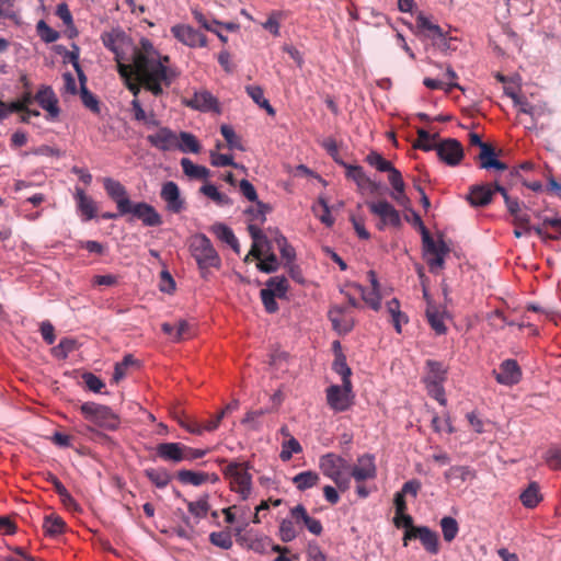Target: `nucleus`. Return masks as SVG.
Segmentation results:
<instances>
[{"label":"nucleus","instance_id":"7c9ffc66","mask_svg":"<svg viewBox=\"0 0 561 561\" xmlns=\"http://www.w3.org/2000/svg\"><path fill=\"white\" fill-rule=\"evenodd\" d=\"M478 159L480 161L481 169H495L497 171H505L507 169V165L496 158V153L492 145L483 146Z\"/></svg>","mask_w":561,"mask_h":561},{"label":"nucleus","instance_id":"a18cd8bd","mask_svg":"<svg viewBox=\"0 0 561 561\" xmlns=\"http://www.w3.org/2000/svg\"><path fill=\"white\" fill-rule=\"evenodd\" d=\"M273 241L278 248L282 257L285 259L287 263H291L296 257V253L295 249L287 242V239L276 230Z\"/></svg>","mask_w":561,"mask_h":561},{"label":"nucleus","instance_id":"3c124183","mask_svg":"<svg viewBox=\"0 0 561 561\" xmlns=\"http://www.w3.org/2000/svg\"><path fill=\"white\" fill-rule=\"evenodd\" d=\"M264 289H271L278 298H283L286 296L288 290V280L285 276L271 277L266 282V287Z\"/></svg>","mask_w":561,"mask_h":561},{"label":"nucleus","instance_id":"e433bc0d","mask_svg":"<svg viewBox=\"0 0 561 561\" xmlns=\"http://www.w3.org/2000/svg\"><path fill=\"white\" fill-rule=\"evenodd\" d=\"M519 499L525 507H536L542 501V495L540 493L538 483L530 482L527 489L522 492Z\"/></svg>","mask_w":561,"mask_h":561},{"label":"nucleus","instance_id":"de8ad7c7","mask_svg":"<svg viewBox=\"0 0 561 561\" xmlns=\"http://www.w3.org/2000/svg\"><path fill=\"white\" fill-rule=\"evenodd\" d=\"M201 193L213 199L217 205H231L232 201L226 194L220 193L214 184H205L201 187Z\"/></svg>","mask_w":561,"mask_h":561},{"label":"nucleus","instance_id":"6e6552de","mask_svg":"<svg viewBox=\"0 0 561 561\" xmlns=\"http://www.w3.org/2000/svg\"><path fill=\"white\" fill-rule=\"evenodd\" d=\"M353 386L350 383L348 389L342 382V386L332 385L327 389V402L328 405L334 412L347 411L353 404Z\"/></svg>","mask_w":561,"mask_h":561},{"label":"nucleus","instance_id":"20e7f679","mask_svg":"<svg viewBox=\"0 0 561 561\" xmlns=\"http://www.w3.org/2000/svg\"><path fill=\"white\" fill-rule=\"evenodd\" d=\"M319 469L322 474L331 479L341 492L350 488V477L347 472L351 469L348 461L333 453H328L320 457Z\"/></svg>","mask_w":561,"mask_h":561},{"label":"nucleus","instance_id":"1a4fd4ad","mask_svg":"<svg viewBox=\"0 0 561 561\" xmlns=\"http://www.w3.org/2000/svg\"><path fill=\"white\" fill-rule=\"evenodd\" d=\"M413 539H419L424 549L432 554H436L439 550L437 533L426 526H417L410 531H404L403 546L407 547L409 541Z\"/></svg>","mask_w":561,"mask_h":561},{"label":"nucleus","instance_id":"f8f14e48","mask_svg":"<svg viewBox=\"0 0 561 561\" xmlns=\"http://www.w3.org/2000/svg\"><path fill=\"white\" fill-rule=\"evenodd\" d=\"M435 150L439 159L451 167L458 165L463 158L462 145L454 138L440 141L436 145Z\"/></svg>","mask_w":561,"mask_h":561},{"label":"nucleus","instance_id":"680f3d73","mask_svg":"<svg viewBox=\"0 0 561 561\" xmlns=\"http://www.w3.org/2000/svg\"><path fill=\"white\" fill-rule=\"evenodd\" d=\"M366 162L376 168L380 172H387L391 167L392 163L388 160H386L381 154H379L376 151H371L366 156Z\"/></svg>","mask_w":561,"mask_h":561},{"label":"nucleus","instance_id":"052dcab7","mask_svg":"<svg viewBox=\"0 0 561 561\" xmlns=\"http://www.w3.org/2000/svg\"><path fill=\"white\" fill-rule=\"evenodd\" d=\"M282 447L283 448L279 454V457L283 461L290 460L293 457V454H299L302 450L299 442L293 436H290V438L288 440L284 442Z\"/></svg>","mask_w":561,"mask_h":561},{"label":"nucleus","instance_id":"a19ab883","mask_svg":"<svg viewBox=\"0 0 561 561\" xmlns=\"http://www.w3.org/2000/svg\"><path fill=\"white\" fill-rule=\"evenodd\" d=\"M333 370L339 374L342 378V382L348 389L352 376V370L346 363V357L341 352L335 355V359L332 365Z\"/></svg>","mask_w":561,"mask_h":561},{"label":"nucleus","instance_id":"37998d69","mask_svg":"<svg viewBox=\"0 0 561 561\" xmlns=\"http://www.w3.org/2000/svg\"><path fill=\"white\" fill-rule=\"evenodd\" d=\"M43 528L45 529V533L49 536H57L59 534H62L66 528V523L64 519L55 514H50L45 516Z\"/></svg>","mask_w":561,"mask_h":561},{"label":"nucleus","instance_id":"c756f323","mask_svg":"<svg viewBox=\"0 0 561 561\" xmlns=\"http://www.w3.org/2000/svg\"><path fill=\"white\" fill-rule=\"evenodd\" d=\"M188 107L198 111H214L217 110V99L208 91L195 92L194 95L185 102Z\"/></svg>","mask_w":561,"mask_h":561},{"label":"nucleus","instance_id":"338daca9","mask_svg":"<svg viewBox=\"0 0 561 561\" xmlns=\"http://www.w3.org/2000/svg\"><path fill=\"white\" fill-rule=\"evenodd\" d=\"M37 33L45 43H54L59 38V33L53 30L45 21L37 23Z\"/></svg>","mask_w":561,"mask_h":561},{"label":"nucleus","instance_id":"dca6fc26","mask_svg":"<svg viewBox=\"0 0 561 561\" xmlns=\"http://www.w3.org/2000/svg\"><path fill=\"white\" fill-rule=\"evenodd\" d=\"M160 196L169 211L180 214L185 209V201L181 197L179 185L175 182L168 181L163 183Z\"/></svg>","mask_w":561,"mask_h":561},{"label":"nucleus","instance_id":"7ed1b4c3","mask_svg":"<svg viewBox=\"0 0 561 561\" xmlns=\"http://www.w3.org/2000/svg\"><path fill=\"white\" fill-rule=\"evenodd\" d=\"M190 252L198 265L202 277L207 276L209 268L220 267V256L205 234L198 233L191 238Z\"/></svg>","mask_w":561,"mask_h":561},{"label":"nucleus","instance_id":"f3484780","mask_svg":"<svg viewBox=\"0 0 561 561\" xmlns=\"http://www.w3.org/2000/svg\"><path fill=\"white\" fill-rule=\"evenodd\" d=\"M495 190L503 196L508 213L514 217V224L528 231V224L530 221V217L526 211H524L520 208L518 199L512 198L507 194L506 190L497 182H495Z\"/></svg>","mask_w":561,"mask_h":561},{"label":"nucleus","instance_id":"2f4dec72","mask_svg":"<svg viewBox=\"0 0 561 561\" xmlns=\"http://www.w3.org/2000/svg\"><path fill=\"white\" fill-rule=\"evenodd\" d=\"M415 25L419 33L431 39L433 43L444 33L439 25L432 23L422 13L416 16Z\"/></svg>","mask_w":561,"mask_h":561},{"label":"nucleus","instance_id":"79ce46f5","mask_svg":"<svg viewBox=\"0 0 561 561\" xmlns=\"http://www.w3.org/2000/svg\"><path fill=\"white\" fill-rule=\"evenodd\" d=\"M428 368L427 376L424 378L425 382H444L446 379L447 370L442 363L428 359L426 362Z\"/></svg>","mask_w":561,"mask_h":561},{"label":"nucleus","instance_id":"72a5a7b5","mask_svg":"<svg viewBox=\"0 0 561 561\" xmlns=\"http://www.w3.org/2000/svg\"><path fill=\"white\" fill-rule=\"evenodd\" d=\"M176 147L175 149H179L182 152H191V153H198L202 149V146L197 138L187 131H181L176 136Z\"/></svg>","mask_w":561,"mask_h":561},{"label":"nucleus","instance_id":"ea45409f","mask_svg":"<svg viewBox=\"0 0 561 561\" xmlns=\"http://www.w3.org/2000/svg\"><path fill=\"white\" fill-rule=\"evenodd\" d=\"M207 478V472L202 471H192L182 469L176 472V479L182 484H191L194 486H199L205 483V479Z\"/></svg>","mask_w":561,"mask_h":561},{"label":"nucleus","instance_id":"bf43d9fd","mask_svg":"<svg viewBox=\"0 0 561 561\" xmlns=\"http://www.w3.org/2000/svg\"><path fill=\"white\" fill-rule=\"evenodd\" d=\"M188 512L197 518L206 517L209 511L208 495L195 502H187Z\"/></svg>","mask_w":561,"mask_h":561},{"label":"nucleus","instance_id":"8fccbe9b","mask_svg":"<svg viewBox=\"0 0 561 561\" xmlns=\"http://www.w3.org/2000/svg\"><path fill=\"white\" fill-rule=\"evenodd\" d=\"M80 82V96L83 105L92 111L95 114L100 113V103L94 94H92L85 83L87 81H79Z\"/></svg>","mask_w":561,"mask_h":561},{"label":"nucleus","instance_id":"c85d7f7f","mask_svg":"<svg viewBox=\"0 0 561 561\" xmlns=\"http://www.w3.org/2000/svg\"><path fill=\"white\" fill-rule=\"evenodd\" d=\"M118 73L125 80L127 89L133 93L134 99H138L140 93L141 82L138 80L136 71L134 69V61L131 64H124L118 61Z\"/></svg>","mask_w":561,"mask_h":561},{"label":"nucleus","instance_id":"e2e57ef3","mask_svg":"<svg viewBox=\"0 0 561 561\" xmlns=\"http://www.w3.org/2000/svg\"><path fill=\"white\" fill-rule=\"evenodd\" d=\"M209 541L221 549L228 550L232 547V538L227 531H216L209 535Z\"/></svg>","mask_w":561,"mask_h":561},{"label":"nucleus","instance_id":"0e129e2a","mask_svg":"<svg viewBox=\"0 0 561 561\" xmlns=\"http://www.w3.org/2000/svg\"><path fill=\"white\" fill-rule=\"evenodd\" d=\"M260 296L266 312L275 313L278 310V304L276 302L278 297L271 289H261Z\"/></svg>","mask_w":561,"mask_h":561},{"label":"nucleus","instance_id":"a878e982","mask_svg":"<svg viewBox=\"0 0 561 561\" xmlns=\"http://www.w3.org/2000/svg\"><path fill=\"white\" fill-rule=\"evenodd\" d=\"M389 173L388 180L391 184L393 192L391 193V197L399 205L405 206L409 203V198L405 195V184L402 179L401 172L396 169L393 165L387 171Z\"/></svg>","mask_w":561,"mask_h":561},{"label":"nucleus","instance_id":"13d9d810","mask_svg":"<svg viewBox=\"0 0 561 561\" xmlns=\"http://www.w3.org/2000/svg\"><path fill=\"white\" fill-rule=\"evenodd\" d=\"M298 535L294 519H283L279 525V538L283 542L293 541Z\"/></svg>","mask_w":561,"mask_h":561},{"label":"nucleus","instance_id":"393cba45","mask_svg":"<svg viewBox=\"0 0 561 561\" xmlns=\"http://www.w3.org/2000/svg\"><path fill=\"white\" fill-rule=\"evenodd\" d=\"M75 199L77 203V210L80 213L82 220L89 221L96 216V203L92 197L85 194L83 188L76 186Z\"/></svg>","mask_w":561,"mask_h":561},{"label":"nucleus","instance_id":"423d86ee","mask_svg":"<svg viewBox=\"0 0 561 561\" xmlns=\"http://www.w3.org/2000/svg\"><path fill=\"white\" fill-rule=\"evenodd\" d=\"M249 468L248 462L231 461L224 469V476L229 479L231 490L239 493L242 500H247L251 493L252 477Z\"/></svg>","mask_w":561,"mask_h":561},{"label":"nucleus","instance_id":"a211bd4d","mask_svg":"<svg viewBox=\"0 0 561 561\" xmlns=\"http://www.w3.org/2000/svg\"><path fill=\"white\" fill-rule=\"evenodd\" d=\"M329 319L333 329L339 334L351 332L355 325L354 317L348 312L347 307L334 306L329 310Z\"/></svg>","mask_w":561,"mask_h":561},{"label":"nucleus","instance_id":"5701e85b","mask_svg":"<svg viewBox=\"0 0 561 561\" xmlns=\"http://www.w3.org/2000/svg\"><path fill=\"white\" fill-rule=\"evenodd\" d=\"M248 231L253 240L249 255H252L255 259H261L264 252H267L272 249V241L268 240L261 228L256 225H249Z\"/></svg>","mask_w":561,"mask_h":561},{"label":"nucleus","instance_id":"f257e3e1","mask_svg":"<svg viewBox=\"0 0 561 561\" xmlns=\"http://www.w3.org/2000/svg\"><path fill=\"white\" fill-rule=\"evenodd\" d=\"M134 69L144 88L153 95L163 93V85L170 87L178 72L169 67L170 57L161 55L148 39L142 37L140 46L134 49Z\"/></svg>","mask_w":561,"mask_h":561},{"label":"nucleus","instance_id":"c03bdc74","mask_svg":"<svg viewBox=\"0 0 561 561\" xmlns=\"http://www.w3.org/2000/svg\"><path fill=\"white\" fill-rule=\"evenodd\" d=\"M426 318L431 325V328L437 333V334H444L446 332V325L444 323V319L442 313L437 310L435 306L432 304H428L426 308Z\"/></svg>","mask_w":561,"mask_h":561},{"label":"nucleus","instance_id":"2eb2a0df","mask_svg":"<svg viewBox=\"0 0 561 561\" xmlns=\"http://www.w3.org/2000/svg\"><path fill=\"white\" fill-rule=\"evenodd\" d=\"M346 170V178L356 183L359 192H369L371 194L377 193L379 188V184L373 181L364 171L360 165L347 164L345 162H340Z\"/></svg>","mask_w":561,"mask_h":561},{"label":"nucleus","instance_id":"864d4df0","mask_svg":"<svg viewBox=\"0 0 561 561\" xmlns=\"http://www.w3.org/2000/svg\"><path fill=\"white\" fill-rule=\"evenodd\" d=\"M440 527H442L444 539L447 542L453 541L459 531V526H458L457 520L449 516L443 517L440 519Z\"/></svg>","mask_w":561,"mask_h":561},{"label":"nucleus","instance_id":"09e8293b","mask_svg":"<svg viewBox=\"0 0 561 561\" xmlns=\"http://www.w3.org/2000/svg\"><path fill=\"white\" fill-rule=\"evenodd\" d=\"M445 478L447 480H459L460 482H465L474 478V473L467 466H453L445 472Z\"/></svg>","mask_w":561,"mask_h":561},{"label":"nucleus","instance_id":"aec40b11","mask_svg":"<svg viewBox=\"0 0 561 561\" xmlns=\"http://www.w3.org/2000/svg\"><path fill=\"white\" fill-rule=\"evenodd\" d=\"M128 209V214H133L134 217L141 220L142 224L147 227H157L162 224L160 214L154 209L153 206L145 202H139L136 204L130 203Z\"/></svg>","mask_w":561,"mask_h":561},{"label":"nucleus","instance_id":"69168bd1","mask_svg":"<svg viewBox=\"0 0 561 561\" xmlns=\"http://www.w3.org/2000/svg\"><path fill=\"white\" fill-rule=\"evenodd\" d=\"M135 360L130 354L124 356L123 360L115 364L114 367V374H113V381L119 382L125 376L127 368L134 364Z\"/></svg>","mask_w":561,"mask_h":561},{"label":"nucleus","instance_id":"49530a36","mask_svg":"<svg viewBox=\"0 0 561 561\" xmlns=\"http://www.w3.org/2000/svg\"><path fill=\"white\" fill-rule=\"evenodd\" d=\"M312 210L316 217L325 226L331 227L334 224V218L331 216L330 207L324 198L320 197Z\"/></svg>","mask_w":561,"mask_h":561},{"label":"nucleus","instance_id":"9b49d317","mask_svg":"<svg viewBox=\"0 0 561 561\" xmlns=\"http://www.w3.org/2000/svg\"><path fill=\"white\" fill-rule=\"evenodd\" d=\"M377 474V468L375 463V457L369 454L359 456L354 466H351L347 476L354 478L357 483H362L366 480L375 479Z\"/></svg>","mask_w":561,"mask_h":561},{"label":"nucleus","instance_id":"5fc2aeb1","mask_svg":"<svg viewBox=\"0 0 561 561\" xmlns=\"http://www.w3.org/2000/svg\"><path fill=\"white\" fill-rule=\"evenodd\" d=\"M220 133L225 140L227 141L229 149H238L241 151L244 150L241 138L234 133L233 128L230 125H221Z\"/></svg>","mask_w":561,"mask_h":561},{"label":"nucleus","instance_id":"9d476101","mask_svg":"<svg viewBox=\"0 0 561 561\" xmlns=\"http://www.w3.org/2000/svg\"><path fill=\"white\" fill-rule=\"evenodd\" d=\"M495 380L503 386L512 387L517 385L522 380V369L515 359L503 360L499 369L492 371Z\"/></svg>","mask_w":561,"mask_h":561},{"label":"nucleus","instance_id":"4d7b16f0","mask_svg":"<svg viewBox=\"0 0 561 561\" xmlns=\"http://www.w3.org/2000/svg\"><path fill=\"white\" fill-rule=\"evenodd\" d=\"M357 290L360 293L363 300L375 311L381 308V296L379 291L367 290L362 285H356Z\"/></svg>","mask_w":561,"mask_h":561},{"label":"nucleus","instance_id":"b1692460","mask_svg":"<svg viewBox=\"0 0 561 561\" xmlns=\"http://www.w3.org/2000/svg\"><path fill=\"white\" fill-rule=\"evenodd\" d=\"M157 456L167 462L179 463L184 461V444L160 443L156 446Z\"/></svg>","mask_w":561,"mask_h":561},{"label":"nucleus","instance_id":"f03ea898","mask_svg":"<svg viewBox=\"0 0 561 561\" xmlns=\"http://www.w3.org/2000/svg\"><path fill=\"white\" fill-rule=\"evenodd\" d=\"M414 224L417 225L422 232V241L424 249V257L432 273H437L444 268L445 256L449 253L448 245L444 240L435 241L426 227L424 226L420 215L413 211Z\"/></svg>","mask_w":561,"mask_h":561},{"label":"nucleus","instance_id":"0eeeda50","mask_svg":"<svg viewBox=\"0 0 561 561\" xmlns=\"http://www.w3.org/2000/svg\"><path fill=\"white\" fill-rule=\"evenodd\" d=\"M367 206L370 213L380 218L377 225L379 230H383L386 226L399 228L401 226L400 213L388 201L368 202Z\"/></svg>","mask_w":561,"mask_h":561},{"label":"nucleus","instance_id":"4468645a","mask_svg":"<svg viewBox=\"0 0 561 561\" xmlns=\"http://www.w3.org/2000/svg\"><path fill=\"white\" fill-rule=\"evenodd\" d=\"M173 36L188 47H206L207 37L205 34L186 24H176L171 27Z\"/></svg>","mask_w":561,"mask_h":561},{"label":"nucleus","instance_id":"58836bf2","mask_svg":"<svg viewBox=\"0 0 561 561\" xmlns=\"http://www.w3.org/2000/svg\"><path fill=\"white\" fill-rule=\"evenodd\" d=\"M245 91L253 102L261 108H264L268 115H275L274 107L270 104L268 100L264 98V91L260 85H247Z\"/></svg>","mask_w":561,"mask_h":561},{"label":"nucleus","instance_id":"6ab92c4d","mask_svg":"<svg viewBox=\"0 0 561 561\" xmlns=\"http://www.w3.org/2000/svg\"><path fill=\"white\" fill-rule=\"evenodd\" d=\"M506 94L513 100L515 106L518 107V112L526 114L530 118V124L526 126L527 129L534 130L537 128L539 117L542 115L543 110L537 105H533L526 96L520 95L516 92H506Z\"/></svg>","mask_w":561,"mask_h":561},{"label":"nucleus","instance_id":"774afa93","mask_svg":"<svg viewBox=\"0 0 561 561\" xmlns=\"http://www.w3.org/2000/svg\"><path fill=\"white\" fill-rule=\"evenodd\" d=\"M547 465L553 470H561V449L550 448L545 455Z\"/></svg>","mask_w":561,"mask_h":561},{"label":"nucleus","instance_id":"bb28decb","mask_svg":"<svg viewBox=\"0 0 561 561\" xmlns=\"http://www.w3.org/2000/svg\"><path fill=\"white\" fill-rule=\"evenodd\" d=\"M35 101L42 108L48 112L51 118H56L59 115L58 100L50 87H42L35 95Z\"/></svg>","mask_w":561,"mask_h":561},{"label":"nucleus","instance_id":"cd10ccee","mask_svg":"<svg viewBox=\"0 0 561 561\" xmlns=\"http://www.w3.org/2000/svg\"><path fill=\"white\" fill-rule=\"evenodd\" d=\"M290 516L296 523H304L307 529L316 535H321L323 527L319 519H316L307 513L304 505L298 504L290 510Z\"/></svg>","mask_w":561,"mask_h":561},{"label":"nucleus","instance_id":"c9c22d12","mask_svg":"<svg viewBox=\"0 0 561 561\" xmlns=\"http://www.w3.org/2000/svg\"><path fill=\"white\" fill-rule=\"evenodd\" d=\"M181 167H182L183 173L186 176H188L190 179L205 180L210 174V171L206 167L195 164L188 158L181 159Z\"/></svg>","mask_w":561,"mask_h":561},{"label":"nucleus","instance_id":"4c0bfd02","mask_svg":"<svg viewBox=\"0 0 561 561\" xmlns=\"http://www.w3.org/2000/svg\"><path fill=\"white\" fill-rule=\"evenodd\" d=\"M320 481V476L311 470L302 471L293 478V483L299 491H306L316 486Z\"/></svg>","mask_w":561,"mask_h":561},{"label":"nucleus","instance_id":"39448f33","mask_svg":"<svg viewBox=\"0 0 561 561\" xmlns=\"http://www.w3.org/2000/svg\"><path fill=\"white\" fill-rule=\"evenodd\" d=\"M80 412L85 420L107 431H115L121 424L119 416L103 404L84 402L80 405Z\"/></svg>","mask_w":561,"mask_h":561},{"label":"nucleus","instance_id":"473e14b6","mask_svg":"<svg viewBox=\"0 0 561 561\" xmlns=\"http://www.w3.org/2000/svg\"><path fill=\"white\" fill-rule=\"evenodd\" d=\"M210 231L222 242L231 247L236 253H240V244L231 228L225 224H215Z\"/></svg>","mask_w":561,"mask_h":561},{"label":"nucleus","instance_id":"f704fd0d","mask_svg":"<svg viewBox=\"0 0 561 561\" xmlns=\"http://www.w3.org/2000/svg\"><path fill=\"white\" fill-rule=\"evenodd\" d=\"M144 474L158 489H164L172 480V474L164 468H147Z\"/></svg>","mask_w":561,"mask_h":561},{"label":"nucleus","instance_id":"412c9836","mask_svg":"<svg viewBox=\"0 0 561 561\" xmlns=\"http://www.w3.org/2000/svg\"><path fill=\"white\" fill-rule=\"evenodd\" d=\"M495 193H499L495 190V183L476 184L469 188L467 201L473 207H484L492 202Z\"/></svg>","mask_w":561,"mask_h":561},{"label":"nucleus","instance_id":"6e6d98bb","mask_svg":"<svg viewBox=\"0 0 561 561\" xmlns=\"http://www.w3.org/2000/svg\"><path fill=\"white\" fill-rule=\"evenodd\" d=\"M77 348V342L72 339H61L59 344L53 347V355L60 359H66L68 355Z\"/></svg>","mask_w":561,"mask_h":561},{"label":"nucleus","instance_id":"4be33fe9","mask_svg":"<svg viewBox=\"0 0 561 561\" xmlns=\"http://www.w3.org/2000/svg\"><path fill=\"white\" fill-rule=\"evenodd\" d=\"M178 134L168 127H160L154 134L147 136V141L161 151L175 149Z\"/></svg>","mask_w":561,"mask_h":561},{"label":"nucleus","instance_id":"ddd939ff","mask_svg":"<svg viewBox=\"0 0 561 561\" xmlns=\"http://www.w3.org/2000/svg\"><path fill=\"white\" fill-rule=\"evenodd\" d=\"M104 190L111 199L116 203L118 214L124 216L129 213L128 206H130V199L128 198L125 186L111 178L103 180Z\"/></svg>","mask_w":561,"mask_h":561},{"label":"nucleus","instance_id":"603ef678","mask_svg":"<svg viewBox=\"0 0 561 561\" xmlns=\"http://www.w3.org/2000/svg\"><path fill=\"white\" fill-rule=\"evenodd\" d=\"M436 136H432L425 129H417V139L413 144V148L421 149L423 151L434 150L436 145L435 141Z\"/></svg>","mask_w":561,"mask_h":561}]
</instances>
